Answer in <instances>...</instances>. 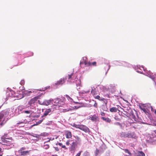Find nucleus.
Returning a JSON list of instances; mask_svg holds the SVG:
<instances>
[{
	"instance_id": "obj_40",
	"label": "nucleus",
	"mask_w": 156,
	"mask_h": 156,
	"mask_svg": "<svg viewBox=\"0 0 156 156\" xmlns=\"http://www.w3.org/2000/svg\"><path fill=\"white\" fill-rule=\"evenodd\" d=\"M28 152V151H21V155H26Z\"/></svg>"
},
{
	"instance_id": "obj_44",
	"label": "nucleus",
	"mask_w": 156,
	"mask_h": 156,
	"mask_svg": "<svg viewBox=\"0 0 156 156\" xmlns=\"http://www.w3.org/2000/svg\"><path fill=\"white\" fill-rule=\"evenodd\" d=\"M124 151L126 153H128L129 155L130 156V153L128 149H125L124 150Z\"/></svg>"
},
{
	"instance_id": "obj_38",
	"label": "nucleus",
	"mask_w": 156,
	"mask_h": 156,
	"mask_svg": "<svg viewBox=\"0 0 156 156\" xmlns=\"http://www.w3.org/2000/svg\"><path fill=\"white\" fill-rule=\"evenodd\" d=\"M105 92L107 93L104 94L103 96L105 97H107V98H110L109 95L111 93L110 92Z\"/></svg>"
},
{
	"instance_id": "obj_56",
	"label": "nucleus",
	"mask_w": 156,
	"mask_h": 156,
	"mask_svg": "<svg viewBox=\"0 0 156 156\" xmlns=\"http://www.w3.org/2000/svg\"><path fill=\"white\" fill-rule=\"evenodd\" d=\"M62 148H66V147L65 145H62Z\"/></svg>"
},
{
	"instance_id": "obj_19",
	"label": "nucleus",
	"mask_w": 156,
	"mask_h": 156,
	"mask_svg": "<svg viewBox=\"0 0 156 156\" xmlns=\"http://www.w3.org/2000/svg\"><path fill=\"white\" fill-rule=\"evenodd\" d=\"M66 80V79L65 78H61L59 81H57L55 84L56 85H62L64 83Z\"/></svg>"
},
{
	"instance_id": "obj_46",
	"label": "nucleus",
	"mask_w": 156,
	"mask_h": 156,
	"mask_svg": "<svg viewBox=\"0 0 156 156\" xmlns=\"http://www.w3.org/2000/svg\"><path fill=\"white\" fill-rule=\"evenodd\" d=\"M25 81L24 80H22L20 82V84L21 85H22L24 84Z\"/></svg>"
},
{
	"instance_id": "obj_36",
	"label": "nucleus",
	"mask_w": 156,
	"mask_h": 156,
	"mask_svg": "<svg viewBox=\"0 0 156 156\" xmlns=\"http://www.w3.org/2000/svg\"><path fill=\"white\" fill-rule=\"evenodd\" d=\"M90 91V89L87 90H83L81 92V94H85L89 93Z\"/></svg>"
},
{
	"instance_id": "obj_58",
	"label": "nucleus",
	"mask_w": 156,
	"mask_h": 156,
	"mask_svg": "<svg viewBox=\"0 0 156 156\" xmlns=\"http://www.w3.org/2000/svg\"><path fill=\"white\" fill-rule=\"evenodd\" d=\"M115 119L116 120H119V118H117V117H115Z\"/></svg>"
},
{
	"instance_id": "obj_11",
	"label": "nucleus",
	"mask_w": 156,
	"mask_h": 156,
	"mask_svg": "<svg viewBox=\"0 0 156 156\" xmlns=\"http://www.w3.org/2000/svg\"><path fill=\"white\" fill-rule=\"evenodd\" d=\"M74 74L72 73L70 74H68L65 76V78L66 79V80H67L68 82L69 83L74 82L75 81L74 80Z\"/></svg>"
},
{
	"instance_id": "obj_41",
	"label": "nucleus",
	"mask_w": 156,
	"mask_h": 156,
	"mask_svg": "<svg viewBox=\"0 0 156 156\" xmlns=\"http://www.w3.org/2000/svg\"><path fill=\"white\" fill-rule=\"evenodd\" d=\"M76 83L77 86H80V80H76Z\"/></svg>"
},
{
	"instance_id": "obj_32",
	"label": "nucleus",
	"mask_w": 156,
	"mask_h": 156,
	"mask_svg": "<svg viewBox=\"0 0 156 156\" xmlns=\"http://www.w3.org/2000/svg\"><path fill=\"white\" fill-rule=\"evenodd\" d=\"M105 70H107V72H106V74L108 71V70H109V69L110 68V65L108 64H105Z\"/></svg>"
},
{
	"instance_id": "obj_59",
	"label": "nucleus",
	"mask_w": 156,
	"mask_h": 156,
	"mask_svg": "<svg viewBox=\"0 0 156 156\" xmlns=\"http://www.w3.org/2000/svg\"><path fill=\"white\" fill-rule=\"evenodd\" d=\"M3 154V153L1 152V153H0V156H2Z\"/></svg>"
},
{
	"instance_id": "obj_49",
	"label": "nucleus",
	"mask_w": 156,
	"mask_h": 156,
	"mask_svg": "<svg viewBox=\"0 0 156 156\" xmlns=\"http://www.w3.org/2000/svg\"><path fill=\"white\" fill-rule=\"evenodd\" d=\"M70 141V140H68L67 141V142H66V144L67 145H69V142Z\"/></svg>"
},
{
	"instance_id": "obj_6",
	"label": "nucleus",
	"mask_w": 156,
	"mask_h": 156,
	"mask_svg": "<svg viewBox=\"0 0 156 156\" xmlns=\"http://www.w3.org/2000/svg\"><path fill=\"white\" fill-rule=\"evenodd\" d=\"M39 96L35 97L32 98L29 101V104L30 105V108L31 109H34L35 107V105L34 104L36 101L39 99Z\"/></svg>"
},
{
	"instance_id": "obj_62",
	"label": "nucleus",
	"mask_w": 156,
	"mask_h": 156,
	"mask_svg": "<svg viewBox=\"0 0 156 156\" xmlns=\"http://www.w3.org/2000/svg\"><path fill=\"white\" fill-rule=\"evenodd\" d=\"M154 132L156 134V130H154Z\"/></svg>"
},
{
	"instance_id": "obj_24",
	"label": "nucleus",
	"mask_w": 156,
	"mask_h": 156,
	"mask_svg": "<svg viewBox=\"0 0 156 156\" xmlns=\"http://www.w3.org/2000/svg\"><path fill=\"white\" fill-rule=\"evenodd\" d=\"M88 62L87 61V57H84L80 61V65L84 64L85 65L87 66L86 63H88Z\"/></svg>"
},
{
	"instance_id": "obj_21",
	"label": "nucleus",
	"mask_w": 156,
	"mask_h": 156,
	"mask_svg": "<svg viewBox=\"0 0 156 156\" xmlns=\"http://www.w3.org/2000/svg\"><path fill=\"white\" fill-rule=\"evenodd\" d=\"M98 86L95 88L94 87H91V93L93 95H96L97 94V90L96 88L98 89L99 88H97Z\"/></svg>"
},
{
	"instance_id": "obj_22",
	"label": "nucleus",
	"mask_w": 156,
	"mask_h": 156,
	"mask_svg": "<svg viewBox=\"0 0 156 156\" xmlns=\"http://www.w3.org/2000/svg\"><path fill=\"white\" fill-rule=\"evenodd\" d=\"M27 122L26 120H21L17 122L16 125L17 126L20 124H22V126H24L25 124Z\"/></svg>"
},
{
	"instance_id": "obj_10",
	"label": "nucleus",
	"mask_w": 156,
	"mask_h": 156,
	"mask_svg": "<svg viewBox=\"0 0 156 156\" xmlns=\"http://www.w3.org/2000/svg\"><path fill=\"white\" fill-rule=\"evenodd\" d=\"M4 113V112L0 113V128L5 124L7 120L5 118Z\"/></svg>"
},
{
	"instance_id": "obj_25",
	"label": "nucleus",
	"mask_w": 156,
	"mask_h": 156,
	"mask_svg": "<svg viewBox=\"0 0 156 156\" xmlns=\"http://www.w3.org/2000/svg\"><path fill=\"white\" fill-rule=\"evenodd\" d=\"M74 103L78 104L77 105L73 107V108H74L75 109H78L81 107H82L83 106L82 103H78L77 102H75Z\"/></svg>"
},
{
	"instance_id": "obj_33",
	"label": "nucleus",
	"mask_w": 156,
	"mask_h": 156,
	"mask_svg": "<svg viewBox=\"0 0 156 156\" xmlns=\"http://www.w3.org/2000/svg\"><path fill=\"white\" fill-rule=\"evenodd\" d=\"M101 119L104 120L108 123H110L111 121V119L108 118H105L103 117H101Z\"/></svg>"
},
{
	"instance_id": "obj_54",
	"label": "nucleus",
	"mask_w": 156,
	"mask_h": 156,
	"mask_svg": "<svg viewBox=\"0 0 156 156\" xmlns=\"http://www.w3.org/2000/svg\"><path fill=\"white\" fill-rule=\"evenodd\" d=\"M101 114L102 116H104L105 115V113L104 112H101Z\"/></svg>"
},
{
	"instance_id": "obj_18",
	"label": "nucleus",
	"mask_w": 156,
	"mask_h": 156,
	"mask_svg": "<svg viewBox=\"0 0 156 156\" xmlns=\"http://www.w3.org/2000/svg\"><path fill=\"white\" fill-rule=\"evenodd\" d=\"M114 64L119 66H127L128 63L124 61H122L119 62L118 61H114L113 62Z\"/></svg>"
},
{
	"instance_id": "obj_57",
	"label": "nucleus",
	"mask_w": 156,
	"mask_h": 156,
	"mask_svg": "<svg viewBox=\"0 0 156 156\" xmlns=\"http://www.w3.org/2000/svg\"><path fill=\"white\" fill-rule=\"evenodd\" d=\"M1 152L3 153V151L2 149L0 147V153H1Z\"/></svg>"
},
{
	"instance_id": "obj_3",
	"label": "nucleus",
	"mask_w": 156,
	"mask_h": 156,
	"mask_svg": "<svg viewBox=\"0 0 156 156\" xmlns=\"http://www.w3.org/2000/svg\"><path fill=\"white\" fill-rule=\"evenodd\" d=\"M52 102L54 104L52 105L53 109H57L60 107H63L65 105L64 102L59 98H56L53 99Z\"/></svg>"
},
{
	"instance_id": "obj_16",
	"label": "nucleus",
	"mask_w": 156,
	"mask_h": 156,
	"mask_svg": "<svg viewBox=\"0 0 156 156\" xmlns=\"http://www.w3.org/2000/svg\"><path fill=\"white\" fill-rule=\"evenodd\" d=\"M54 111V110L52 108H50L46 109L43 114V115L42 116V117L45 119L46 116L48 115H50L51 113V112H53Z\"/></svg>"
},
{
	"instance_id": "obj_55",
	"label": "nucleus",
	"mask_w": 156,
	"mask_h": 156,
	"mask_svg": "<svg viewBox=\"0 0 156 156\" xmlns=\"http://www.w3.org/2000/svg\"><path fill=\"white\" fill-rule=\"evenodd\" d=\"M55 150L56 151H58L59 150V149L58 147H56L55 148Z\"/></svg>"
},
{
	"instance_id": "obj_47",
	"label": "nucleus",
	"mask_w": 156,
	"mask_h": 156,
	"mask_svg": "<svg viewBox=\"0 0 156 156\" xmlns=\"http://www.w3.org/2000/svg\"><path fill=\"white\" fill-rule=\"evenodd\" d=\"M82 152V151H80L77 154L76 156H80Z\"/></svg>"
},
{
	"instance_id": "obj_28",
	"label": "nucleus",
	"mask_w": 156,
	"mask_h": 156,
	"mask_svg": "<svg viewBox=\"0 0 156 156\" xmlns=\"http://www.w3.org/2000/svg\"><path fill=\"white\" fill-rule=\"evenodd\" d=\"M86 64L87 65V66H96V62H88V63H86Z\"/></svg>"
},
{
	"instance_id": "obj_5",
	"label": "nucleus",
	"mask_w": 156,
	"mask_h": 156,
	"mask_svg": "<svg viewBox=\"0 0 156 156\" xmlns=\"http://www.w3.org/2000/svg\"><path fill=\"white\" fill-rule=\"evenodd\" d=\"M120 136L121 137L134 138L135 135L133 132L126 133L122 132L120 133Z\"/></svg>"
},
{
	"instance_id": "obj_60",
	"label": "nucleus",
	"mask_w": 156,
	"mask_h": 156,
	"mask_svg": "<svg viewBox=\"0 0 156 156\" xmlns=\"http://www.w3.org/2000/svg\"><path fill=\"white\" fill-rule=\"evenodd\" d=\"M50 140H47V141H45V142H46V143H47V142H49Z\"/></svg>"
},
{
	"instance_id": "obj_14",
	"label": "nucleus",
	"mask_w": 156,
	"mask_h": 156,
	"mask_svg": "<svg viewBox=\"0 0 156 156\" xmlns=\"http://www.w3.org/2000/svg\"><path fill=\"white\" fill-rule=\"evenodd\" d=\"M14 111L13 109H9L7 110L5 112V115H7V116L8 115H9L10 117H13L14 115H16L15 114V113H13L12 112ZM4 112V116L5 117V112L4 111H2L1 112Z\"/></svg>"
},
{
	"instance_id": "obj_1",
	"label": "nucleus",
	"mask_w": 156,
	"mask_h": 156,
	"mask_svg": "<svg viewBox=\"0 0 156 156\" xmlns=\"http://www.w3.org/2000/svg\"><path fill=\"white\" fill-rule=\"evenodd\" d=\"M134 69L138 73L143 74L152 79L156 85V77L154 76L153 73H151L150 71H147L146 69L143 66H141L140 65L135 66L134 67ZM154 74L156 76V74Z\"/></svg>"
},
{
	"instance_id": "obj_8",
	"label": "nucleus",
	"mask_w": 156,
	"mask_h": 156,
	"mask_svg": "<svg viewBox=\"0 0 156 156\" xmlns=\"http://www.w3.org/2000/svg\"><path fill=\"white\" fill-rule=\"evenodd\" d=\"M73 126L80 129L85 132H87L89 130V128L86 126L82 125H76L74 124Z\"/></svg>"
},
{
	"instance_id": "obj_34",
	"label": "nucleus",
	"mask_w": 156,
	"mask_h": 156,
	"mask_svg": "<svg viewBox=\"0 0 156 156\" xmlns=\"http://www.w3.org/2000/svg\"><path fill=\"white\" fill-rule=\"evenodd\" d=\"M110 111L111 112H116L117 111V108L115 107H112L110 108Z\"/></svg>"
},
{
	"instance_id": "obj_50",
	"label": "nucleus",
	"mask_w": 156,
	"mask_h": 156,
	"mask_svg": "<svg viewBox=\"0 0 156 156\" xmlns=\"http://www.w3.org/2000/svg\"><path fill=\"white\" fill-rule=\"evenodd\" d=\"M64 110H65V111L67 112V111H69L70 110H71V108L66 109H64Z\"/></svg>"
},
{
	"instance_id": "obj_4",
	"label": "nucleus",
	"mask_w": 156,
	"mask_h": 156,
	"mask_svg": "<svg viewBox=\"0 0 156 156\" xmlns=\"http://www.w3.org/2000/svg\"><path fill=\"white\" fill-rule=\"evenodd\" d=\"M6 98H5L6 100H7L10 97H17V98H19L18 99L21 98L23 97V95H20V97H18L15 92L11 90V89H7L6 92Z\"/></svg>"
},
{
	"instance_id": "obj_12",
	"label": "nucleus",
	"mask_w": 156,
	"mask_h": 156,
	"mask_svg": "<svg viewBox=\"0 0 156 156\" xmlns=\"http://www.w3.org/2000/svg\"><path fill=\"white\" fill-rule=\"evenodd\" d=\"M140 109L143 110L144 112H147V110H148L150 111L151 110V111H153V108L152 106H149L148 107V108L146 107V105H143L140 106Z\"/></svg>"
},
{
	"instance_id": "obj_42",
	"label": "nucleus",
	"mask_w": 156,
	"mask_h": 156,
	"mask_svg": "<svg viewBox=\"0 0 156 156\" xmlns=\"http://www.w3.org/2000/svg\"><path fill=\"white\" fill-rule=\"evenodd\" d=\"M76 140L75 141H76L78 143L80 142L81 141V140L80 138L78 136L75 137Z\"/></svg>"
},
{
	"instance_id": "obj_63",
	"label": "nucleus",
	"mask_w": 156,
	"mask_h": 156,
	"mask_svg": "<svg viewBox=\"0 0 156 156\" xmlns=\"http://www.w3.org/2000/svg\"><path fill=\"white\" fill-rule=\"evenodd\" d=\"M107 108H105L104 109V110H105V111H107Z\"/></svg>"
},
{
	"instance_id": "obj_43",
	"label": "nucleus",
	"mask_w": 156,
	"mask_h": 156,
	"mask_svg": "<svg viewBox=\"0 0 156 156\" xmlns=\"http://www.w3.org/2000/svg\"><path fill=\"white\" fill-rule=\"evenodd\" d=\"M103 101L104 103L105 104L106 106H107V103L108 102V101L106 99H105L104 98V100L102 101Z\"/></svg>"
},
{
	"instance_id": "obj_51",
	"label": "nucleus",
	"mask_w": 156,
	"mask_h": 156,
	"mask_svg": "<svg viewBox=\"0 0 156 156\" xmlns=\"http://www.w3.org/2000/svg\"><path fill=\"white\" fill-rule=\"evenodd\" d=\"M115 124L116 125H120L121 124L119 122H116L115 123Z\"/></svg>"
},
{
	"instance_id": "obj_45",
	"label": "nucleus",
	"mask_w": 156,
	"mask_h": 156,
	"mask_svg": "<svg viewBox=\"0 0 156 156\" xmlns=\"http://www.w3.org/2000/svg\"><path fill=\"white\" fill-rule=\"evenodd\" d=\"M83 156H89V153L87 152H85L84 153Z\"/></svg>"
},
{
	"instance_id": "obj_29",
	"label": "nucleus",
	"mask_w": 156,
	"mask_h": 156,
	"mask_svg": "<svg viewBox=\"0 0 156 156\" xmlns=\"http://www.w3.org/2000/svg\"><path fill=\"white\" fill-rule=\"evenodd\" d=\"M33 112L31 110H26L25 109L23 113L30 115Z\"/></svg>"
},
{
	"instance_id": "obj_23",
	"label": "nucleus",
	"mask_w": 156,
	"mask_h": 156,
	"mask_svg": "<svg viewBox=\"0 0 156 156\" xmlns=\"http://www.w3.org/2000/svg\"><path fill=\"white\" fill-rule=\"evenodd\" d=\"M43 134H41L39 135L38 134H34L32 133V134L31 135V136H33V137H35L37 138V139L36 140L37 141H38V140L41 139V136H43Z\"/></svg>"
},
{
	"instance_id": "obj_26",
	"label": "nucleus",
	"mask_w": 156,
	"mask_h": 156,
	"mask_svg": "<svg viewBox=\"0 0 156 156\" xmlns=\"http://www.w3.org/2000/svg\"><path fill=\"white\" fill-rule=\"evenodd\" d=\"M97 116L95 115H94L93 116L90 115L89 117V119L92 120L93 121H95L97 119Z\"/></svg>"
},
{
	"instance_id": "obj_37",
	"label": "nucleus",
	"mask_w": 156,
	"mask_h": 156,
	"mask_svg": "<svg viewBox=\"0 0 156 156\" xmlns=\"http://www.w3.org/2000/svg\"><path fill=\"white\" fill-rule=\"evenodd\" d=\"M43 145V147L45 149H48L49 147V146L48 144H46V142H44Z\"/></svg>"
},
{
	"instance_id": "obj_30",
	"label": "nucleus",
	"mask_w": 156,
	"mask_h": 156,
	"mask_svg": "<svg viewBox=\"0 0 156 156\" xmlns=\"http://www.w3.org/2000/svg\"><path fill=\"white\" fill-rule=\"evenodd\" d=\"M66 97L67 98V100L70 102H75V101H73V99L70 97L69 95H65Z\"/></svg>"
},
{
	"instance_id": "obj_64",
	"label": "nucleus",
	"mask_w": 156,
	"mask_h": 156,
	"mask_svg": "<svg viewBox=\"0 0 156 156\" xmlns=\"http://www.w3.org/2000/svg\"><path fill=\"white\" fill-rule=\"evenodd\" d=\"M51 156H58L57 155H51Z\"/></svg>"
},
{
	"instance_id": "obj_2",
	"label": "nucleus",
	"mask_w": 156,
	"mask_h": 156,
	"mask_svg": "<svg viewBox=\"0 0 156 156\" xmlns=\"http://www.w3.org/2000/svg\"><path fill=\"white\" fill-rule=\"evenodd\" d=\"M97 88L103 90L104 92H108L112 93L115 91V86L113 84H110L108 86H105L100 85H98Z\"/></svg>"
},
{
	"instance_id": "obj_7",
	"label": "nucleus",
	"mask_w": 156,
	"mask_h": 156,
	"mask_svg": "<svg viewBox=\"0 0 156 156\" xmlns=\"http://www.w3.org/2000/svg\"><path fill=\"white\" fill-rule=\"evenodd\" d=\"M25 107L23 105L20 106H18L16 109H15L14 112L16 115H17L19 114L24 112L25 109Z\"/></svg>"
},
{
	"instance_id": "obj_53",
	"label": "nucleus",
	"mask_w": 156,
	"mask_h": 156,
	"mask_svg": "<svg viewBox=\"0 0 156 156\" xmlns=\"http://www.w3.org/2000/svg\"><path fill=\"white\" fill-rule=\"evenodd\" d=\"M97 103H95L94 105V106L95 107L97 108Z\"/></svg>"
},
{
	"instance_id": "obj_9",
	"label": "nucleus",
	"mask_w": 156,
	"mask_h": 156,
	"mask_svg": "<svg viewBox=\"0 0 156 156\" xmlns=\"http://www.w3.org/2000/svg\"><path fill=\"white\" fill-rule=\"evenodd\" d=\"M78 144V143L76 141H74L70 144V146L69 147V150L72 153L74 154L76 147H77Z\"/></svg>"
},
{
	"instance_id": "obj_52",
	"label": "nucleus",
	"mask_w": 156,
	"mask_h": 156,
	"mask_svg": "<svg viewBox=\"0 0 156 156\" xmlns=\"http://www.w3.org/2000/svg\"><path fill=\"white\" fill-rule=\"evenodd\" d=\"M58 144V145L59 146H62V143H58V144Z\"/></svg>"
},
{
	"instance_id": "obj_31",
	"label": "nucleus",
	"mask_w": 156,
	"mask_h": 156,
	"mask_svg": "<svg viewBox=\"0 0 156 156\" xmlns=\"http://www.w3.org/2000/svg\"><path fill=\"white\" fill-rule=\"evenodd\" d=\"M94 98L96 99H97L100 101H102L104 100V98L100 97L99 95H97L94 96Z\"/></svg>"
},
{
	"instance_id": "obj_39",
	"label": "nucleus",
	"mask_w": 156,
	"mask_h": 156,
	"mask_svg": "<svg viewBox=\"0 0 156 156\" xmlns=\"http://www.w3.org/2000/svg\"><path fill=\"white\" fill-rule=\"evenodd\" d=\"M44 119V118H42V116L41 117V119L39 121H37L36 122V123L37 124H40L43 121V120Z\"/></svg>"
},
{
	"instance_id": "obj_17",
	"label": "nucleus",
	"mask_w": 156,
	"mask_h": 156,
	"mask_svg": "<svg viewBox=\"0 0 156 156\" xmlns=\"http://www.w3.org/2000/svg\"><path fill=\"white\" fill-rule=\"evenodd\" d=\"M10 140H11L9 139L4 140V142L5 143L4 144L6 145L8 147L7 148V149L11 148L13 146V144L11 143Z\"/></svg>"
},
{
	"instance_id": "obj_48",
	"label": "nucleus",
	"mask_w": 156,
	"mask_h": 156,
	"mask_svg": "<svg viewBox=\"0 0 156 156\" xmlns=\"http://www.w3.org/2000/svg\"><path fill=\"white\" fill-rule=\"evenodd\" d=\"M151 123H152L154 125L156 126V121H152L151 122Z\"/></svg>"
},
{
	"instance_id": "obj_35",
	"label": "nucleus",
	"mask_w": 156,
	"mask_h": 156,
	"mask_svg": "<svg viewBox=\"0 0 156 156\" xmlns=\"http://www.w3.org/2000/svg\"><path fill=\"white\" fill-rule=\"evenodd\" d=\"M144 153L142 151H139L138 152V154L136 156H145Z\"/></svg>"
},
{
	"instance_id": "obj_13",
	"label": "nucleus",
	"mask_w": 156,
	"mask_h": 156,
	"mask_svg": "<svg viewBox=\"0 0 156 156\" xmlns=\"http://www.w3.org/2000/svg\"><path fill=\"white\" fill-rule=\"evenodd\" d=\"M130 118L132 120L133 123H140L141 122L140 120L137 117H136L135 115L133 113H131L130 115Z\"/></svg>"
},
{
	"instance_id": "obj_27",
	"label": "nucleus",
	"mask_w": 156,
	"mask_h": 156,
	"mask_svg": "<svg viewBox=\"0 0 156 156\" xmlns=\"http://www.w3.org/2000/svg\"><path fill=\"white\" fill-rule=\"evenodd\" d=\"M65 135L67 138H70L72 137L71 133L69 131H66L65 132Z\"/></svg>"
},
{
	"instance_id": "obj_15",
	"label": "nucleus",
	"mask_w": 156,
	"mask_h": 156,
	"mask_svg": "<svg viewBox=\"0 0 156 156\" xmlns=\"http://www.w3.org/2000/svg\"><path fill=\"white\" fill-rule=\"evenodd\" d=\"M53 101V99H50L49 100H44V101H38V103L39 104L41 105L48 106L50 105L52 101Z\"/></svg>"
},
{
	"instance_id": "obj_20",
	"label": "nucleus",
	"mask_w": 156,
	"mask_h": 156,
	"mask_svg": "<svg viewBox=\"0 0 156 156\" xmlns=\"http://www.w3.org/2000/svg\"><path fill=\"white\" fill-rule=\"evenodd\" d=\"M34 92V90H25L22 92L23 93V95L26 96H29L31 94Z\"/></svg>"
},
{
	"instance_id": "obj_61",
	"label": "nucleus",
	"mask_w": 156,
	"mask_h": 156,
	"mask_svg": "<svg viewBox=\"0 0 156 156\" xmlns=\"http://www.w3.org/2000/svg\"><path fill=\"white\" fill-rule=\"evenodd\" d=\"M49 140H53L54 139V138H53L52 139L51 138H50L49 139Z\"/></svg>"
}]
</instances>
